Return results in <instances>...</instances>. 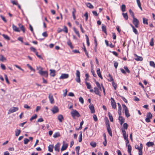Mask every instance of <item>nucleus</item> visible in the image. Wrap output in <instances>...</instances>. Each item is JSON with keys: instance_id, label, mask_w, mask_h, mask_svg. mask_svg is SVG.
Here are the masks:
<instances>
[{"instance_id": "nucleus-43", "label": "nucleus", "mask_w": 155, "mask_h": 155, "mask_svg": "<svg viewBox=\"0 0 155 155\" xmlns=\"http://www.w3.org/2000/svg\"><path fill=\"white\" fill-rule=\"evenodd\" d=\"M60 136V134L58 133H56L53 135V137L54 138H56Z\"/></svg>"}, {"instance_id": "nucleus-31", "label": "nucleus", "mask_w": 155, "mask_h": 155, "mask_svg": "<svg viewBox=\"0 0 155 155\" xmlns=\"http://www.w3.org/2000/svg\"><path fill=\"white\" fill-rule=\"evenodd\" d=\"M21 131L20 130L17 129L15 131V136H18L21 133Z\"/></svg>"}, {"instance_id": "nucleus-42", "label": "nucleus", "mask_w": 155, "mask_h": 155, "mask_svg": "<svg viewBox=\"0 0 155 155\" xmlns=\"http://www.w3.org/2000/svg\"><path fill=\"white\" fill-rule=\"evenodd\" d=\"M108 77L109 78L108 79V80L109 81H114L113 78H112V76L110 74H109Z\"/></svg>"}, {"instance_id": "nucleus-29", "label": "nucleus", "mask_w": 155, "mask_h": 155, "mask_svg": "<svg viewBox=\"0 0 155 155\" xmlns=\"http://www.w3.org/2000/svg\"><path fill=\"white\" fill-rule=\"evenodd\" d=\"M85 84L87 86V88L88 89H90L91 88V86L90 84L87 81H86Z\"/></svg>"}, {"instance_id": "nucleus-45", "label": "nucleus", "mask_w": 155, "mask_h": 155, "mask_svg": "<svg viewBox=\"0 0 155 155\" xmlns=\"http://www.w3.org/2000/svg\"><path fill=\"white\" fill-rule=\"evenodd\" d=\"M20 28L21 30L23 33H24L25 32V28L23 25L20 26Z\"/></svg>"}, {"instance_id": "nucleus-13", "label": "nucleus", "mask_w": 155, "mask_h": 155, "mask_svg": "<svg viewBox=\"0 0 155 155\" xmlns=\"http://www.w3.org/2000/svg\"><path fill=\"white\" fill-rule=\"evenodd\" d=\"M48 97L50 100V103L52 104L54 103V99L52 95L51 94H49Z\"/></svg>"}, {"instance_id": "nucleus-51", "label": "nucleus", "mask_w": 155, "mask_h": 155, "mask_svg": "<svg viewBox=\"0 0 155 155\" xmlns=\"http://www.w3.org/2000/svg\"><path fill=\"white\" fill-rule=\"evenodd\" d=\"M76 75L77 77H80V73L78 70L76 71Z\"/></svg>"}, {"instance_id": "nucleus-50", "label": "nucleus", "mask_w": 155, "mask_h": 155, "mask_svg": "<svg viewBox=\"0 0 155 155\" xmlns=\"http://www.w3.org/2000/svg\"><path fill=\"white\" fill-rule=\"evenodd\" d=\"M30 49L31 51L35 52V53H36V52H37L36 51V50L35 49V48H34V47H30Z\"/></svg>"}, {"instance_id": "nucleus-28", "label": "nucleus", "mask_w": 155, "mask_h": 155, "mask_svg": "<svg viewBox=\"0 0 155 155\" xmlns=\"http://www.w3.org/2000/svg\"><path fill=\"white\" fill-rule=\"evenodd\" d=\"M108 115L110 121L111 122H113V118L112 114L110 113V112H108Z\"/></svg>"}, {"instance_id": "nucleus-48", "label": "nucleus", "mask_w": 155, "mask_h": 155, "mask_svg": "<svg viewBox=\"0 0 155 155\" xmlns=\"http://www.w3.org/2000/svg\"><path fill=\"white\" fill-rule=\"evenodd\" d=\"M37 114H35L34 116H32L31 118L30 119V120L32 121L33 120L35 119L36 118H37Z\"/></svg>"}, {"instance_id": "nucleus-21", "label": "nucleus", "mask_w": 155, "mask_h": 155, "mask_svg": "<svg viewBox=\"0 0 155 155\" xmlns=\"http://www.w3.org/2000/svg\"><path fill=\"white\" fill-rule=\"evenodd\" d=\"M83 47L82 48V49L84 50V52L85 53V54L87 55V57L88 58H89V56L88 55V53L86 50V48H85V46L84 45V43H83Z\"/></svg>"}, {"instance_id": "nucleus-41", "label": "nucleus", "mask_w": 155, "mask_h": 155, "mask_svg": "<svg viewBox=\"0 0 155 155\" xmlns=\"http://www.w3.org/2000/svg\"><path fill=\"white\" fill-rule=\"evenodd\" d=\"M95 84L97 87H98L99 88V89H100V91H101V85L99 84V83L97 82V81H95Z\"/></svg>"}, {"instance_id": "nucleus-52", "label": "nucleus", "mask_w": 155, "mask_h": 155, "mask_svg": "<svg viewBox=\"0 0 155 155\" xmlns=\"http://www.w3.org/2000/svg\"><path fill=\"white\" fill-rule=\"evenodd\" d=\"M112 85L113 86L115 90H116L117 88V84L114 81L112 82Z\"/></svg>"}, {"instance_id": "nucleus-10", "label": "nucleus", "mask_w": 155, "mask_h": 155, "mask_svg": "<svg viewBox=\"0 0 155 155\" xmlns=\"http://www.w3.org/2000/svg\"><path fill=\"white\" fill-rule=\"evenodd\" d=\"M69 77V75L68 74H61V76L59 77V79H64L68 78Z\"/></svg>"}, {"instance_id": "nucleus-14", "label": "nucleus", "mask_w": 155, "mask_h": 155, "mask_svg": "<svg viewBox=\"0 0 155 155\" xmlns=\"http://www.w3.org/2000/svg\"><path fill=\"white\" fill-rule=\"evenodd\" d=\"M134 55L135 57H136V58H135L136 60L140 61L143 60V59L141 57L138 56L136 54H134Z\"/></svg>"}, {"instance_id": "nucleus-12", "label": "nucleus", "mask_w": 155, "mask_h": 155, "mask_svg": "<svg viewBox=\"0 0 155 155\" xmlns=\"http://www.w3.org/2000/svg\"><path fill=\"white\" fill-rule=\"evenodd\" d=\"M89 107L91 110V113H94L95 112L93 104H90Z\"/></svg>"}, {"instance_id": "nucleus-46", "label": "nucleus", "mask_w": 155, "mask_h": 155, "mask_svg": "<svg viewBox=\"0 0 155 155\" xmlns=\"http://www.w3.org/2000/svg\"><path fill=\"white\" fill-rule=\"evenodd\" d=\"M128 127V125L127 123H124L123 124V127L124 129H127Z\"/></svg>"}, {"instance_id": "nucleus-40", "label": "nucleus", "mask_w": 155, "mask_h": 155, "mask_svg": "<svg viewBox=\"0 0 155 155\" xmlns=\"http://www.w3.org/2000/svg\"><path fill=\"white\" fill-rule=\"evenodd\" d=\"M80 134L79 135V142H81L82 141V132H80Z\"/></svg>"}, {"instance_id": "nucleus-62", "label": "nucleus", "mask_w": 155, "mask_h": 155, "mask_svg": "<svg viewBox=\"0 0 155 155\" xmlns=\"http://www.w3.org/2000/svg\"><path fill=\"white\" fill-rule=\"evenodd\" d=\"M23 39V38L21 37H19L18 38V41H21L22 43H24Z\"/></svg>"}, {"instance_id": "nucleus-44", "label": "nucleus", "mask_w": 155, "mask_h": 155, "mask_svg": "<svg viewBox=\"0 0 155 155\" xmlns=\"http://www.w3.org/2000/svg\"><path fill=\"white\" fill-rule=\"evenodd\" d=\"M118 120L120 122L123 121L124 122L125 121V119L122 117H119Z\"/></svg>"}, {"instance_id": "nucleus-63", "label": "nucleus", "mask_w": 155, "mask_h": 155, "mask_svg": "<svg viewBox=\"0 0 155 155\" xmlns=\"http://www.w3.org/2000/svg\"><path fill=\"white\" fill-rule=\"evenodd\" d=\"M42 35L44 37H47L48 36V35L47 34L46 32V31L42 33Z\"/></svg>"}, {"instance_id": "nucleus-27", "label": "nucleus", "mask_w": 155, "mask_h": 155, "mask_svg": "<svg viewBox=\"0 0 155 155\" xmlns=\"http://www.w3.org/2000/svg\"><path fill=\"white\" fill-rule=\"evenodd\" d=\"M129 13L131 16L133 18V19L136 18L135 17L134 14V12L132 11L131 10V9H130L129 10Z\"/></svg>"}, {"instance_id": "nucleus-4", "label": "nucleus", "mask_w": 155, "mask_h": 155, "mask_svg": "<svg viewBox=\"0 0 155 155\" xmlns=\"http://www.w3.org/2000/svg\"><path fill=\"white\" fill-rule=\"evenodd\" d=\"M39 74L42 76L45 77H47L48 75V72L47 71H43L42 70L39 71Z\"/></svg>"}, {"instance_id": "nucleus-5", "label": "nucleus", "mask_w": 155, "mask_h": 155, "mask_svg": "<svg viewBox=\"0 0 155 155\" xmlns=\"http://www.w3.org/2000/svg\"><path fill=\"white\" fill-rule=\"evenodd\" d=\"M18 109V108L17 107H13L9 109L8 114H9L11 113H13L17 111Z\"/></svg>"}, {"instance_id": "nucleus-47", "label": "nucleus", "mask_w": 155, "mask_h": 155, "mask_svg": "<svg viewBox=\"0 0 155 155\" xmlns=\"http://www.w3.org/2000/svg\"><path fill=\"white\" fill-rule=\"evenodd\" d=\"M150 45L151 46H153L154 45V43H153V38H152L151 39L150 42Z\"/></svg>"}, {"instance_id": "nucleus-20", "label": "nucleus", "mask_w": 155, "mask_h": 155, "mask_svg": "<svg viewBox=\"0 0 155 155\" xmlns=\"http://www.w3.org/2000/svg\"><path fill=\"white\" fill-rule=\"evenodd\" d=\"M6 60V58L2 54H0V61L2 62H4Z\"/></svg>"}, {"instance_id": "nucleus-57", "label": "nucleus", "mask_w": 155, "mask_h": 155, "mask_svg": "<svg viewBox=\"0 0 155 155\" xmlns=\"http://www.w3.org/2000/svg\"><path fill=\"white\" fill-rule=\"evenodd\" d=\"M133 31L136 34H138V31L137 29L135 27L133 28Z\"/></svg>"}, {"instance_id": "nucleus-33", "label": "nucleus", "mask_w": 155, "mask_h": 155, "mask_svg": "<svg viewBox=\"0 0 155 155\" xmlns=\"http://www.w3.org/2000/svg\"><path fill=\"white\" fill-rule=\"evenodd\" d=\"M2 36L4 37V38L7 40H10V37L8 36L7 35L3 34L2 35Z\"/></svg>"}, {"instance_id": "nucleus-59", "label": "nucleus", "mask_w": 155, "mask_h": 155, "mask_svg": "<svg viewBox=\"0 0 155 155\" xmlns=\"http://www.w3.org/2000/svg\"><path fill=\"white\" fill-rule=\"evenodd\" d=\"M35 54L37 56L38 58H40L41 59H43L42 57V56L41 55L38 54V52H36Z\"/></svg>"}, {"instance_id": "nucleus-2", "label": "nucleus", "mask_w": 155, "mask_h": 155, "mask_svg": "<svg viewBox=\"0 0 155 155\" xmlns=\"http://www.w3.org/2000/svg\"><path fill=\"white\" fill-rule=\"evenodd\" d=\"M147 117L145 119L146 121L147 122L149 123L150 122V119L152 117V115L150 112H148L147 114Z\"/></svg>"}, {"instance_id": "nucleus-23", "label": "nucleus", "mask_w": 155, "mask_h": 155, "mask_svg": "<svg viewBox=\"0 0 155 155\" xmlns=\"http://www.w3.org/2000/svg\"><path fill=\"white\" fill-rule=\"evenodd\" d=\"M97 74L98 75V76L100 77L101 79H103L101 75L100 70V69H98L97 70Z\"/></svg>"}, {"instance_id": "nucleus-6", "label": "nucleus", "mask_w": 155, "mask_h": 155, "mask_svg": "<svg viewBox=\"0 0 155 155\" xmlns=\"http://www.w3.org/2000/svg\"><path fill=\"white\" fill-rule=\"evenodd\" d=\"M110 101L111 102V105L112 108L114 109H115L116 108V104L114 99L112 97H111L110 98Z\"/></svg>"}, {"instance_id": "nucleus-39", "label": "nucleus", "mask_w": 155, "mask_h": 155, "mask_svg": "<svg viewBox=\"0 0 155 155\" xmlns=\"http://www.w3.org/2000/svg\"><path fill=\"white\" fill-rule=\"evenodd\" d=\"M150 64L151 66L155 68V64L153 61H150Z\"/></svg>"}, {"instance_id": "nucleus-9", "label": "nucleus", "mask_w": 155, "mask_h": 155, "mask_svg": "<svg viewBox=\"0 0 155 155\" xmlns=\"http://www.w3.org/2000/svg\"><path fill=\"white\" fill-rule=\"evenodd\" d=\"M94 92L95 94L97 95L101 96L100 95V89H99V88L97 87H95L94 88Z\"/></svg>"}, {"instance_id": "nucleus-7", "label": "nucleus", "mask_w": 155, "mask_h": 155, "mask_svg": "<svg viewBox=\"0 0 155 155\" xmlns=\"http://www.w3.org/2000/svg\"><path fill=\"white\" fill-rule=\"evenodd\" d=\"M133 23L134 24L136 28L138 27V25L139 23V21L136 18L133 19Z\"/></svg>"}, {"instance_id": "nucleus-11", "label": "nucleus", "mask_w": 155, "mask_h": 155, "mask_svg": "<svg viewBox=\"0 0 155 155\" xmlns=\"http://www.w3.org/2000/svg\"><path fill=\"white\" fill-rule=\"evenodd\" d=\"M12 28L13 30L15 31L20 32V31L18 28H17V26L15 25L14 24L12 25Z\"/></svg>"}, {"instance_id": "nucleus-37", "label": "nucleus", "mask_w": 155, "mask_h": 155, "mask_svg": "<svg viewBox=\"0 0 155 155\" xmlns=\"http://www.w3.org/2000/svg\"><path fill=\"white\" fill-rule=\"evenodd\" d=\"M127 147L128 153H131V147L130 144H129Z\"/></svg>"}, {"instance_id": "nucleus-55", "label": "nucleus", "mask_w": 155, "mask_h": 155, "mask_svg": "<svg viewBox=\"0 0 155 155\" xmlns=\"http://www.w3.org/2000/svg\"><path fill=\"white\" fill-rule=\"evenodd\" d=\"M0 17L2 19V20L5 22H7V20H6L5 18V17L3 16V15H0Z\"/></svg>"}, {"instance_id": "nucleus-32", "label": "nucleus", "mask_w": 155, "mask_h": 155, "mask_svg": "<svg viewBox=\"0 0 155 155\" xmlns=\"http://www.w3.org/2000/svg\"><path fill=\"white\" fill-rule=\"evenodd\" d=\"M126 5L124 4H123L121 5V9L122 12H124L126 11Z\"/></svg>"}, {"instance_id": "nucleus-19", "label": "nucleus", "mask_w": 155, "mask_h": 155, "mask_svg": "<svg viewBox=\"0 0 155 155\" xmlns=\"http://www.w3.org/2000/svg\"><path fill=\"white\" fill-rule=\"evenodd\" d=\"M106 26H105L104 24H102V31L106 34L107 35V32L106 31Z\"/></svg>"}, {"instance_id": "nucleus-8", "label": "nucleus", "mask_w": 155, "mask_h": 155, "mask_svg": "<svg viewBox=\"0 0 155 155\" xmlns=\"http://www.w3.org/2000/svg\"><path fill=\"white\" fill-rule=\"evenodd\" d=\"M53 114H54L57 113L59 111V109L58 107L54 106L51 110Z\"/></svg>"}, {"instance_id": "nucleus-34", "label": "nucleus", "mask_w": 155, "mask_h": 155, "mask_svg": "<svg viewBox=\"0 0 155 155\" xmlns=\"http://www.w3.org/2000/svg\"><path fill=\"white\" fill-rule=\"evenodd\" d=\"M125 116L127 117H130V115L129 113V110L128 109L125 110Z\"/></svg>"}, {"instance_id": "nucleus-25", "label": "nucleus", "mask_w": 155, "mask_h": 155, "mask_svg": "<svg viewBox=\"0 0 155 155\" xmlns=\"http://www.w3.org/2000/svg\"><path fill=\"white\" fill-rule=\"evenodd\" d=\"M67 44L71 49H72L74 48V47L72 45V43L70 40H69L67 42Z\"/></svg>"}, {"instance_id": "nucleus-18", "label": "nucleus", "mask_w": 155, "mask_h": 155, "mask_svg": "<svg viewBox=\"0 0 155 155\" xmlns=\"http://www.w3.org/2000/svg\"><path fill=\"white\" fill-rule=\"evenodd\" d=\"M146 145L148 147H153L154 145V143L153 142H148L146 143Z\"/></svg>"}, {"instance_id": "nucleus-15", "label": "nucleus", "mask_w": 155, "mask_h": 155, "mask_svg": "<svg viewBox=\"0 0 155 155\" xmlns=\"http://www.w3.org/2000/svg\"><path fill=\"white\" fill-rule=\"evenodd\" d=\"M50 76L53 77H54L55 75V71L54 70L50 69Z\"/></svg>"}, {"instance_id": "nucleus-49", "label": "nucleus", "mask_w": 155, "mask_h": 155, "mask_svg": "<svg viewBox=\"0 0 155 155\" xmlns=\"http://www.w3.org/2000/svg\"><path fill=\"white\" fill-rule=\"evenodd\" d=\"M29 140L27 138H25L24 140V143L25 144H27L29 142Z\"/></svg>"}, {"instance_id": "nucleus-60", "label": "nucleus", "mask_w": 155, "mask_h": 155, "mask_svg": "<svg viewBox=\"0 0 155 155\" xmlns=\"http://www.w3.org/2000/svg\"><path fill=\"white\" fill-rule=\"evenodd\" d=\"M76 81L78 83H80L81 81L80 77H77L75 79Z\"/></svg>"}, {"instance_id": "nucleus-61", "label": "nucleus", "mask_w": 155, "mask_h": 155, "mask_svg": "<svg viewBox=\"0 0 155 155\" xmlns=\"http://www.w3.org/2000/svg\"><path fill=\"white\" fill-rule=\"evenodd\" d=\"M80 147L79 146H77L75 148V150L77 153H78L79 152Z\"/></svg>"}, {"instance_id": "nucleus-26", "label": "nucleus", "mask_w": 155, "mask_h": 155, "mask_svg": "<svg viewBox=\"0 0 155 155\" xmlns=\"http://www.w3.org/2000/svg\"><path fill=\"white\" fill-rule=\"evenodd\" d=\"M86 4L87 7L90 8L92 9L94 8V6L91 3L88 2L86 3Z\"/></svg>"}, {"instance_id": "nucleus-53", "label": "nucleus", "mask_w": 155, "mask_h": 155, "mask_svg": "<svg viewBox=\"0 0 155 155\" xmlns=\"http://www.w3.org/2000/svg\"><path fill=\"white\" fill-rule=\"evenodd\" d=\"M79 101L82 104H83L84 101L83 98L82 97H80L79 98Z\"/></svg>"}, {"instance_id": "nucleus-16", "label": "nucleus", "mask_w": 155, "mask_h": 155, "mask_svg": "<svg viewBox=\"0 0 155 155\" xmlns=\"http://www.w3.org/2000/svg\"><path fill=\"white\" fill-rule=\"evenodd\" d=\"M60 143H58L54 146V148L55 150L58 152L60 150Z\"/></svg>"}, {"instance_id": "nucleus-17", "label": "nucleus", "mask_w": 155, "mask_h": 155, "mask_svg": "<svg viewBox=\"0 0 155 155\" xmlns=\"http://www.w3.org/2000/svg\"><path fill=\"white\" fill-rule=\"evenodd\" d=\"M68 147V144H67L64 143V142H63V146L61 149V151L64 150L66 149Z\"/></svg>"}, {"instance_id": "nucleus-30", "label": "nucleus", "mask_w": 155, "mask_h": 155, "mask_svg": "<svg viewBox=\"0 0 155 155\" xmlns=\"http://www.w3.org/2000/svg\"><path fill=\"white\" fill-rule=\"evenodd\" d=\"M122 14L123 16V17L124 18H125V19L126 20H128V16L127 13H123Z\"/></svg>"}, {"instance_id": "nucleus-56", "label": "nucleus", "mask_w": 155, "mask_h": 155, "mask_svg": "<svg viewBox=\"0 0 155 155\" xmlns=\"http://www.w3.org/2000/svg\"><path fill=\"white\" fill-rule=\"evenodd\" d=\"M64 29H63L64 30H63V31L66 33H68V28H67V27L66 26H64Z\"/></svg>"}, {"instance_id": "nucleus-36", "label": "nucleus", "mask_w": 155, "mask_h": 155, "mask_svg": "<svg viewBox=\"0 0 155 155\" xmlns=\"http://www.w3.org/2000/svg\"><path fill=\"white\" fill-rule=\"evenodd\" d=\"M143 23L144 24L146 25L148 24L147 19L143 18Z\"/></svg>"}, {"instance_id": "nucleus-58", "label": "nucleus", "mask_w": 155, "mask_h": 155, "mask_svg": "<svg viewBox=\"0 0 155 155\" xmlns=\"http://www.w3.org/2000/svg\"><path fill=\"white\" fill-rule=\"evenodd\" d=\"M94 120L95 121H97V118L95 114H94L93 116Z\"/></svg>"}, {"instance_id": "nucleus-22", "label": "nucleus", "mask_w": 155, "mask_h": 155, "mask_svg": "<svg viewBox=\"0 0 155 155\" xmlns=\"http://www.w3.org/2000/svg\"><path fill=\"white\" fill-rule=\"evenodd\" d=\"M58 119L60 122H61L64 119V117L62 115L60 114L58 116Z\"/></svg>"}, {"instance_id": "nucleus-38", "label": "nucleus", "mask_w": 155, "mask_h": 155, "mask_svg": "<svg viewBox=\"0 0 155 155\" xmlns=\"http://www.w3.org/2000/svg\"><path fill=\"white\" fill-rule=\"evenodd\" d=\"M85 36L86 37V39L87 41V45L88 46H89L90 45V42L89 41V39L87 35H85Z\"/></svg>"}, {"instance_id": "nucleus-35", "label": "nucleus", "mask_w": 155, "mask_h": 155, "mask_svg": "<svg viewBox=\"0 0 155 155\" xmlns=\"http://www.w3.org/2000/svg\"><path fill=\"white\" fill-rule=\"evenodd\" d=\"M97 143L94 142H92L90 143V145L93 147H95L96 146Z\"/></svg>"}, {"instance_id": "nucleus-64", "label": "nucleus", "mask_w": 155, "mask_h": 155, "mask_svg": "<svg viewBox=\"0 0 155 155\" xmlns=\"http://www.w3.org/2000/svg\"><path fill=\"white\" fill-rule=\"evenodd\" d=\"M138 150H139V153H138L139 155H142L143 153H142V149H140Z\"/></svg>"}, {"instance_id": "nucleus-3", "label": "nucleus", "mask_w": 155, "mask_h": 155, "mask_svg": "<svg viewBox=\"0 0 155 155\" xmlns=\"http://www.w3.org/2000/svg\"><path fill=\"white\" fill-rule=\"evenodd\" d=\"M72 116L73 117L76 116L77 117H79L80 116V115L78 112L76 110H74L71 112Z\"/></svg>"}, {"instance_id": "nucleus-1", "label": "nucleus", "mask_w": 155, "mask_h": 155, "mask_svg": "<svg viewBox=\"0 0 155 155\" xmlns=\"http://www.w3.org/2000/svg\"><path fill=\"white\" fill-rule=\"evenodd\" d=\"M106 125L107 128V130L109 135L111 137L112 136V132L110 128L109 121L108 120L107 122H106Z\"/></svg>"}, {"instance_id": "nucleus-54", "label": "nucleus", "mask_w": 155, "mask_h": 155, "mask_svg": "<svg viewBox=\"0 0 155 155\" xmlns=\"http://www.w3.org/2000/svg\"><path fill=\"white\" fill-rule=\"evenodd\" d=\"M92 12L94 15L95 16H98V14L97 13L96 11H92Z\"/></svg>"}, {"instance_id": "nucleus-24", "label": "nucleus", "mask_w": 155, "mask_h": 155, "mask_svg": "<svg viewBox=\"0 0 155 155\" xmlns=\"http://www.w3.org/2000/svg\"><path fill=\"white\" fill-rule=\"evenodd\" d=\"M54 147L53 145H50L48 147V151L50 152H52Z\"/></svg>"}]
</instances>
